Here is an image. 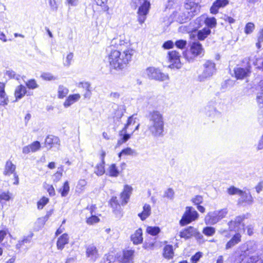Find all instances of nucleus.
Instances as JSON below:
<instances>
[{
	"label": "nucleus",
	"mask_w": 263,
	"mask_h": 263,
	"mask_svg": "<svg viewBox=\"0 0 263 263\" xmlns=\"http://www.w3.org/2000/svg\"><path fill=\"white\" fill-rule=\"evenodd\" d=\"M86 184L87 181L85 179H81L79 181L77 187L78 189L83 191Z\"/></svg>",
	"instance_id": "13d9d810"
},
{
	"label": "nucleus",
	"mask_w": 263,
	"mask_h": 263,
	"mask_svg": "<svg viewBox=\"0 0 263 263\" xmlns=\"http://www.w3.org/2000/svg\"><path fill=\"white\" fill-rule=\"evenodd\" d=\"M69 191V186L68 181L64 182L62 188L59 190V192L61 193L62 197L66 196Z\"/></svg>",
	"instance_id": "e433bc0d"
},
{
	"label": "nucleus",
	"mask_w": 263,
	"mask_h": 263,
	"mask_svg": "<svg viewBox=\"0 0 263 263\" xmlns=\"http://www.w3.org/2000/svg\"><path fill=\"white\" fill-rule=\"evenodd\" d=\"M235 77L237 79L242 80L249 76L251 73V66L245 67H236L234 69Z\"/></svg>",
	"instance_id": "2eb2a0df"
},
{
	"label": "nucleus",
	"mask_w": 263,
	"mask_h": 263,
	"mask_svg": "<svg viewBox=\"0 0 263 263\" xmlns=\"http://www.w3.org/2000/svg\"><path fill=\"white\" fill-rule=\"evenodd\" d=\"M81 98V96L79 93L70 95L66 99L64 103V106L67 108L72 104L78 101Z\"/></svg>",
	"instance_id": "5701e85b"
},
{
	"label": "nucleus",
	"mask_w": 263,
	"mask_h": 263,
	"mask_svg": "<svg viewBox=\"0 0 263 263\" xmlns=\"http://www.w3.org/2000/svg\"><path fill=\"white\" fill-rule=\"evenodd\" d=\"M196 230L194 228L189 227L180 232V236L186 239H189L196 233Z\"/></svg>",
	"instance_id": "a878e982"
},
{
	"label": "nucleus",
	"mask_w": 263,
	"mask_h": 263,
	"mask_svg": "<svg viewBox=\"0 0 263 263\" xmlns=\"http://www.w3.org/2000/svg\"><path fill=\"white\" fill-rule=\"evenodd\" d=\"M86 255L88 257L90 258L93 261L99 257L98 250L93 245L88 246L86 249Z\"/></svg>",
	"instance_id": "aec40b11"
},
{
	"label": "nucleus",
	"mask_w": 263,
	"mask_h": 263,
	"mask_svg": "<svg viewBox=\"0 0 263 263\" xmlns=\"http://www.w3.org/2000/svg\"><path fill=\"white\" fill-rule=\"evenodd\" d=\"M78 87H82V88L85 89L86 90L91 89L90 83L88 82H80L78 84Z\"/></svg>",
	"instance_id": "4d7b16f0"
},
{
	"label": "nucleus",
	"mask_w": 263,
	"mask_h": 263,
	"mask_svg": "<svg viewBox=\"0 0 263 263\" xmlns=\"http://www.w3.org/2000/svg\"><path fill=\"white\" fill-rule=\"evenodd\" d=\"M132 190L133 189L130 186L128 185H125L124 186V190L120 194V198L122 200V205H125L128 202Z\"/></svg>",
	"instance_id": "f3484780"
},
{
	"label": "nucleus",
	"mask_w": 263,
	"mask_h": 263,
	"mask_svg": "<svg viewBox=\"0 0 263 263\" xmlns=\"http://www.w3.org/2000/svg\"><path fill=\"white\" fill-rule=\"evenodd\" d=\"M130 239L134 245L141 243L143 241L142 230L139 228L130 236Z\"/></svg>",
	"instance_id": "4be33fe9"
},
{
	"label": "nucleus",
	"mask_w": 263,
	"mask_h": 263,
	"mask_svg": "<svg viewBox=\"0 0 263 263\" xmlns=\"http://www.w3.org/2000/svg\"><path fill=\"white\" fill-rule=\"evenodd\" d=\"M240 263H263V254L252 255L243 252L240 255Z\"/></svg>",
	"instance_id": "9b49d317"
},
{
	"label": "nucleus",
	"mask_w": 263,
	"mask_h": 263,
	"mask_svg": "<svg viewBox=\"0 0 263 263\" xmlns=\"http://www.w3.org/2000/svg\"><path fill=\"white\" fill-rule=\"evenodd\" d=\"M241 190L234 186H231L227 190V193L230 195H239Z\"/></svg>",
	"instance_id": "49530a36"
},
{
	"label": "nucleus",
	"mask_w": 263,
	"mask_h": 263,
	"mask_svg": "<svg viewBox=\"0 0 263 263\" xmlns=\"http://www.w3.org/2000/svg\"><path fill=\"white\" fill-rule=\"evenodd\" d=\"M109 176L117 177L119 175V171L115 164H111L108 170Z\"/></svg>",
	"instance_id": "72a5a7b5"
},
{
	"label": "nucleus",
	"mask_w": 263,
	"mask_h": 263,
	"mask_svg": "<svg viewBox=\"0 0 263 263\" xmlns=\"http://www.w3.org/2000/svg\"><path fill=\"white\" fill-rule=\"evenodd\" d=\"M228 213V209L223 208L209 212L204 218L206 225H214L225 218Z\"/></svg>",
	"instance_id": "423d86ee"
},
{
	"label": "nucleus",
	"mask_w": 263,
	"mask_h": 263,
	"mask_svg": "<svg viewBox=\"0 0 263 263\" xmlns=\"http://www.w3.org/2000/svg\"><path fill=\"white\" fill-rule=\"evenodd\" d=\"M186 41L183 40H179L175 42L176 47L180 49H183L186 45Z\"/></svg>",
	"instance_id": "6e6d98bb"
},
{
	"label": "nucleus",
	"mask_w": 263,
	"mask_h": 263,
	"mask_svg": "<svg viewBox=\"0 0 263 263\" xmlns=\"http://www.w3.org/2000/svg\"><path fill=\"white\" fill-rule=\"evenodd\" d=\"M45 189L47 190L48 192L49 195L50 196H53L55 194V190L53 186L52 185L47 184Z\"/></svg>",
	"instance_id": "bf43d9fd"
},
{
	"label": "nucleus",
	"mask_w": 263,
	"mask_h": 263,
	"mask_svg": "<svg viewBox=\"0 0 263 263\" xmlns=\"http://www.w3.org/2000/svg\"><path fill=\"white\" fill-rule=\"evenodd\" d=\"M136 123L135 118H134V116H130L127 121V123L124 125V127L119 131V136L120 139H118L117 142V145L120 146L123 143L127 142L131 137V136L136 131L139 129L140 124H138L134 130L130 133H127V129L130 128V127L135 125Z\"/></svg>",
	"instance_id": "39448f33"
},
{
	"label": "nucleus",
	"mask_w": 263,
	"mask_h": 263,
	"mask_svg": "<svg viewBox=\"0 0 263 263\" xmlns=\"http://www.w3.org/2000/svg\"><path fill=\"white\" fill-rule=\"evenodd\" d=\"M162 46L164 49H168L173 47L174 43L172 41H167L163 43Z\"/></svg>",
	"instance_id": "052dcab7"
},
{
	"label": "nucleus",
	"mask_w": 263,
	"mask_h": 263,
	"mask_svg": "<svg viewBox=\"0 0 263 263\" xmlns=\"http://www.w3.org/2000/svg\"><path fill=\"white\" fill-rule=\"evenodd\" d=\"M163 256L168 259L173 258L174 256V251L172 245H166L163 249Z\"/></svg>",
	"instance_id": "7c9ffc66"
},
{
	"label": "nucleus",
	"mask_w": 263,
	"mask_h": 263,
	"mask_svg": "<svg viewBox=\"0 0 263 263\" xmlns=\"http://www.w3.org/2000/svg\"><path fill=\"white\" fill-rule=\"evenodd\" d=\"M45 144L48 148H51L52 147H57L58 148L60 145V140L58 137L49 135L45 139Z\"/></svg>",
	"instance_id": "dca6fc26"
},
{
	"label": "nucleus",
	"mask_w": 263,
	"mask_h": 263,
	"mask_svg": "<svg viewBox=\"0 0 263 263\" xmlns=\"http://www.w3.org/2000/svg\"><path fill=\"white\" fill-rule=\"evenodd\" d=\"M185 11L178 14V12L173 13L176 18V21L180 24L186 22L191 17L198 14L200 11V6L198 5V1L197 2H188L184 4Z\"/></svg>",
	"instance_id": "7ed1b4c3"
},
{
	"label": "nucleus",
	"mask_w": 263,
	"mask_h": 263,
	"mask_svg": "<svg viewBox=\"0 0 263 263\" xmlns=\"http://www.w3.org/2000/svg\"><path fill=\"white\" fill-rule=\"evenodd\" d=\"M257 250V245L254 241H250L246 243V249L243 252H248L249 254H253Z\"/></svg>",
	"instance_id": "473e14b6"
},
{
	"label": "nucleus",
	"mask_w": 263,
	"mask_h": 263,
	"mask_svg": "<svg viewBox=\"0 0 263 263\" xmlns=\"http://www.w3.org/2000/svg\"><path fill=\"white\" fill-rule=\"evenodd\" d=\"M228 3V0H216L210 8L211 13L212 14L217 13L220 8L225 7Z\"/></svg>",
	"instance_id": "6ab92c4d"
},
{
	"label": "nucleus",
	"mask_w": 263,
	"mask_h": 263,
	"mask_svg": "<svg viewBox=\"0 0 263 263\" xmlns=\"http://www.w3.org/2000/svg\"><path fill=\"white\" fill-rule=\"evenodd\" d=\"M73 54L72 52L68 53L65 59L63 61V65L65 67H69L71 64V62L73 60Z\"/></svg>",
	"instance_id": "a19ab883"
},
{
	"label": "nucleus",
	"mask_w": 263,
	"mask_h": 263,
	"mask_svg": "<svg viewBox=\"0 0 263 263\" xmlns=\"http://www.w3.org/2000/svg\"><path fill=\"white\" fill-rule=\"evenodd\" d=\"M61 0H49L50 8L52 11H56Z\"/></svg>",
	"instance_id": "8fccbe9b"
},
{
	"label": "nucleus",
	"mask_w": 263,
	"mask_h": 263,
	"mask_svg": "<svg viewBox=\"0 0 263 263\" xmlns=\"http://www.w3.org/2000/svg\"><path fill=\"white\" fill-rule=\"evenodd\" d=\"M256 148L257 150H261L263 149V135L261 137V138L257 145Z\"/></svg>",
	"instance_id": "774afa93"
},
{
	"label": "nucleus",
	"mask_w": 263,
	"mask_h": 263,
	"mask_svg": "<svg viewBox=\"0 0 263 263\" xmlns=\"http://www.w3.org/2000/svg\"><path fill=\"white\" fill-rule=\"evenodd\" d=\"M69 237L67 234L64 233L58 239L57 246L59 250H62L65 245L68 243Z\"/></svg>",
	"instance_id": "393cba45"
},
{
	"label": "nucleus",
	"mask_w": 263,
	"mask_h": 263,
	"mask_svg": "<svg viewBox=\"0 0 263 263\" xmlns=\"http://www.w3.org/2000/svg\"><path fill=\"white\" fill-rule=\"evenodd\" d=\"M27 87L29 89H34L39 87L36 81L34 79H31L26 82Z\"/></svg>",
	"instance_id": "de8ad7c7"
},
{
	"label": "nucleus",
	"mask_w": 263,
	"mask_h": 263,
	"mask_svg": "<svg viewBox=\"0 0 263 263\" xmlns=\"http://www.w3.org/2000/svg\"><path fill=\"white\" fill-rule=\"evenodd\" d=\"M27 93V89L26 88L22 85H20L18 86L15 90V102L17 101L18 100H20L22 99Z\"/></svg>",
	"instance_id": "bb28decb"
},
{
	"label": "nucleus",
	"mask_w": 263,
	"mask_h": 263,
	"mask_svg": "<svg viewBox=\"0 0 263 263\" xmlns=\"http://www.w3.org/2000/svg\"><path fill=\"white\" fill-rule=\"evenodd\" d=\"M41 78L47 81L55 80L58 79L57 77L53 76L51 73L48 72H44L41 74Z\"/></svg>",
	"instance_id": "09e8293b"
},
{
	"label": "nucleus",
	"mask_w": 263,
	"mask_h": 263,
	"mask_svg": "<svg viewBox=\"0 0 263 263\" xmlns=\"http://www.w3.org/2000/svg\"><path fill=\"white\" fill-rule=\"evenodd\" d=\"M151 214V206L145 203L143 206V211L138 214V216L142 220H145Z\"/></svg>",
	"instance_id": "cd10ccee"
},
{
	"label": "nucleus",
	"mask_w": 263,
	"mask_h": 263,
	"mask_svg": "<svg viewBox=\"0 0 263 263\" xmlns=\"http://www.w3.org/2000/svg\"><path fill=\"white\" fill-rule=\"evenodd\" d=\"M202 253L200 252H197L194 255H193L191 258V260L192 263H197L200 259V258L202 257Z\"/></svg>",
	"instance_id": "5fc2aeb1"
},
{
	"label": "nucleus",
	"mask_w": 263,
	"mask_h": 263,
	"mask_svg": "<svg viewBox=\"0 0 263 263\" xmlns=\"http://www.w3.org/2000/svg\"><path fill=\"white\" fill-rule=\"evenodd\" d=\"M215 229L212 227H206L202 230V233L208 236H213L215 233Z\"/></svg>",
	"instance_id": "58836bf2"
},
{
	"label": "nucleus",
	"mask_w": 263,
	"mask_h": 263,
	"mask_svg": "<svg viewBox=\"0 0 263 263\" xmlns=\"http://www.w3.org/2000/svg\"><path fill=\"white\" fill-rule=\"evenodd\" d=\"M131 5L135 8L139 7L138 21L140 24L144 23L151 7L149 0H131Z\"/></svg>",
	"instance_id": "20e7f679"
},
{
	"label": "nucleus",
	"mask_w": 263,
	"mask_h": 263,
	"mask_svg": "<svg viewBox=\"0 0 263 263\" xmlns=\"http://www.w3.org/2000/svg\"><path fill=\"white\" fill-rule=\"evenodd\" d=\"M204 23L205 24L206 26H208L207 28H214L216 26L217 23H216V20L215 17H205L204 18Z\"/></svg>",
	"instance_id": "c9c22d12"
},
{
	"label": "nucleus",
	"mask_w": 263,
	"mask_h": 263,
	"mask_svg": "<svg viewBox=\"0 0 263 263\" xmlns=\"http://www.w3.org/2000/svg\"><path fill=\"white\" fill-rule=\"evenodd\" d=\"M110 204L116 214L120 213L121 206L118 202L117 197H112L110 200Z\"/></svg>",
	"instance_id": "c756f323"
},
{
	"label": "nucleus",
	"mask_w": 263,
	"mask_h": 263,
	"mask_svg": "<svg viewBox=\"0 0 263 263\" xmlns=\"http://www.w3.org/2000/svg\"><path fill=\"white\" fill-rule=\"evenodd\" d=\"M198 217V214L197 211L193 210L192 207L187 206L185 212L179 221L180 224L181 226H184L195 220Z\"/></svg>",
	"instance_id": "1a4fd4ad"
},
{
	"label": "nucleus",
	"mask_w": 263,
	"mask_h": 263,
	"mask_svg": "<svg viewBox=\"0 0 263 263\" xmlns=\"http://www.w3.org/2000/svg\"><path fill=\"white\" fill-rule=\"evenodd\" d=\"M10 198V197L8 193H3L0 194V201L2 200L8 201Z\"/></svg>",
	"instance_id": "338daca9"
},
{
	"label": "nucleus",
	"mask_w": 263,
	"mask_h": 263,
	"mask_svg": "<svg viewBox=\"0 0 263 263\" xmlns=\"http://www.w3.org/2000/svg\"><path fill=\"white\" fill-rule=\"evenodd\" d=\"M110 53L108 61L110 66L116 70H122L126 68L131 61L135 50L126 46L124 42L117 39H114L109 47Z\"/></svg>",
	"instance_id": "f257e3e1"
},
{
	"label": "nucleus",
	"mask_w": 263,
	"mask_h": 263,
	"mask_svg": "<svg viewBox=\"0 0 263 263\" xmlns=\"http://www.w3.org/2000/svg\"><path fill=\"white\" fill-rule=\"evenodd\" d=\"M146 232L153 236H155L160 232V229L158 227H148Z\"/></svg>",
	"instance_id": "ea45409f"
},
{
	"label": "nucleus",
	"mask_w": 263,
	"mask_h": 263,
	"mask_svg": "<svg viewBox=\"0 0 263 263\" xmlns=\"http://www.w3.org/2000/svg\"><path fill=\"white\" fill-rule=\"evenodd\" d=\"M69 90L67 88L62 85H60L58 87V96L60 99H63L68 93Z\"/></svg>",
	"instance_id": "f704fd0d"
},
{
	"label": "nucleus",
	"mask_w": 263,
	"mask_h": 263,
	"mask_svg": "<svg viewBox=\"0 0 263 263\" xmlns=\"http://www.w3.org/2000/svg\"><path fill=\"white\" fill-rule=\"evenodd\" d=\"M134 251L133 250H127L124 251L123 256L120 259L121 263H130L133 261Z\"/></svg>",
	"instance_id": "b1692460"
},
{
	"label": "nucleus",
	"mask_w": 263,
	"mask_h": 263,
	"mask_svg": "<svg viewBox=\"0 0 263 263\" xmlns=\"http://www.w3.org/2000/svg\"><path fill=\"white\" fill-rule=\"evenodd\" d=\"M146 73L149 79L160 81H163L168 79V76L162 73L160 70L154 67H148L146 69Z\"/></svg>",
	"instance_id": "9d476101"
},
{
	"label": "nucleus",
	"mask_w": 263,
	"mask_h": 263,
	"mask_svg": "<svg viewBox=\"0 0 263 263\" xmlns=\"http://www.w3.org/2000/svg\"><path fill=\"white\" fill-rule=\"evenodd\" d=\"M104 164L105 163L101 162L99 164H98L96 167L95 173L98 176H102L105 173V168H104Z\"/></svg>",
	"instance_id": "4c0bfd02"
},
{
	"label": "nucleus",
	"mask_w": 263,
	"mask_h": 263,
	"mask_svg": "<svg viewBox=\"0 0 263 263\" xmlns=\"http://www.w3.org/2000/svg\"><path fill=\"white\" fill-rule=\"evenodd\" d=\"M205 113L211 119H215L220 115V111L216 109V103L214 101L209 102L205 107Z\"/></svg>",
	"instance_id": "4468645a"
},
{
	"label": "nucleus",
	"mask_w": 263,
	"mask_h": 263,
	"mask_svg": "<svg viewBox=\"0 0 263 263\" xmlns=\"http://www.w3.org/2000/svg\"><path fill=\"white\" fill-rule=\"evenodd\" d=\"M30 146L31 147V152H35L40 148L41 144L39 141H36L30 144Z\"/></svg>",
	"instance_id": "864d4df0"
},
{
	"label": "nucleus",
	"mask_w": 263,
	"mask_h": 263,
	"mask_svg": "<svg viewBox=\"0 0 263 263\" xmlns=\"http://www.w3.org/2000/svg\"><path fill=\"white\" fill-rule=\"evenodd\" d=\"M247 230V234L249 236H252L254 234V226L253 224H249L246 228Z\"/></svg>",
	"instance_id": "e2e57ef3"
},
{
	"label": "nucleus",
	"mask_w": 263,
	"mask_h": 263,
	"mask_svg": "<svg viewBox=\"0 0 263 263\" xmlns=\"http://www.w3.org/2000/svg\"><path fill=\"white\" fill-rule=\"evenodd\" d=\"M211 32L210 28L205 27L197 32V38L199 40H204Z\"/></svg>",
	"instance_id": "2f4dec72"
},
{
	"label": "nucleus",
	"mask_w": 263,
	"mask_h": 263,
	"mask_svg": "<svg viewBox=\"0 0 263 263\" xmlns=\"http://www.w3.org/2000/svg\"><path fill=\"white\" fill-rule=\"evenodd\" d=\"M161 100L157 97L148 99L147 104L149 107L154 109L148 111L146 118L148 121L147 128L150 133L154 137L163 136L164 128L163 112L157 110L161 106Z\"/></svg>",
	"instance_id": "f03ea898"
},
{
	"label": "nucleus",
	"mask_w": 263,
	"mask_h": 263,
	"mask_svg": "<svg viewBox=\"0 0 263 263\" xmlns=\"http://www.w3.org/2000/svg\"><path fill=\"white\" fill-rule=\"evenodd\" d=\"M239 195L240 196L239 200L242 202H245L250 205L253 203V199L249 191L241 190Z\"/></svg>",
	"instance_id": "412c9836"
},
{
	"label": "nucleus",
	"mask_w": 263,
	"mask_h": 263,
	"mask_svg": "<svg viewBox=\"0 0 263 263\" xmlns=\"http://www.w3.org/2000/svg\"><path fill=\"white\" fill-rule=\"evenodd\" d=\"M203 198L201 196H196L195 198L192 199V201L195 204L199 205L202 202Z\"/></svg>",
	"instance_id": "0e129e2a"
},
{
	"label": "nucleus",
	"mask_w": 263,
	"mask_h": 263,
	"mask_svg": "<svg viewBox=\"0 0 263 263\" xmlns=\"http://www.w3.org/2000/svg\"><path fill=\"white\" fill-rule=\"evenodd\" d=\"M15 168V165L11 161H7L6 163L4 174L6 176H10L12 174H14Z\"/></svg>",
	"instance_id": "c85d7f7f"
},
{
	"label": "nucleus",
	"mask_w": 263,
	"mask_h": 263,
	"mask_svg": "<svg viewBox=\"0 0 263 263\" xmlns=\"http://www.w3.org/2000/svg\"><path fill=\"white\" fill-rule=\"evenodd\" d=\"M175 192L172 188H168L164 193L163 197L173 200L174 198Z\"/></svg>",
	"instance_id": "79ce46f5"
},
{
	"label": "nucleus",
	"mask_w": 263,
	"mask_h": 263,
	"mask_svg": "<svg viewBox=\"0 0 263 263\" xmlns=\"http://www.w3.org/2000/svg\"><path fill=\"white\" fill-rule=\"evenodd\" d=\"M8 102L9 99L6 92L0 93V105L6 106Z\"/></svg>",
	"instance_id": "c03bdc74"
},
{
	"label": "nucleus",
	"mask_w": 263,
	"mask_h": 263,
	"mask_svg": "<svg viewBox=\"0 0 263 263\" xmlns=\"http://www.w3.org/2000/svg\"><path fill=\"white\" fill-rule=\"evenodd\" d=\"M32 236V233L28 236H24L22 239L23 242H24L25 244L30 243L31 241Z\"/></svg>",
	"instance_id": "69168bd1"
},
{
	"label": "nucleus",
	"mask_w": 263,
	"mask_h": 263,
	"mask_svg": "<svg viewBox=\"0 0 263 263\" xmlns=\"http://www.w3.org/2000/svg\"><path fill=\"white\" fill-rule=\"evenodd\" d=\"M154 244H155V242H147V241H145V242L143 245V247L145 249L152 250L154 248Z\"/></svg>",
	"instance_id": "680f3d73"
},
{
	"label": "nucleus",
	"mask_w": 263,
	"mask_h": 263,
	"mask_svg": "<svg viewBox=\"0 0 263 263\" xmlns=\"http://www.w3.org/2000/svg\"><path fill=\"white\" fill-rule=\"evenodd\" d=\"M169 62L172 64L169 66L171 68H176L179 69L181 67L180 61V54L175 50L169 51L167 54Z\"/></svg>",
	"instance_id": "ddd939ff"
},
{
	"label": "nucleus",
	"mask_w": 263,
	"mask_h": 263,
	"mask_svg": "<svg viewBox=\"0 0 263 263\" xmlns=\"http://www.w3.org/2000/svg\"><path fill=\"white\" fill-rule=\"evenodd\" d=\"M241 241V235L240 232H236L231 239L227 243L226 249L228 250L239 243Z\"/></svg>",
	"instance_id": "a211bd4d"
},
{
	"label": "nucleus",
	"mask_w": 263,
	"mask_h": 263,
	"mask_svg": "<svg viewBox=\"0 0 263 263\" xmlns=\"http://www.w3.org/2000/svg\"><path fill=\"white\" fill-rule=\"evenodd\" d=\"M246 218V216L245 215H239L236 216L234 219L229 221L228 226L229 231L240 233L241 231L245 232V224L243 221Z\"/></svg>",
	"instance_id": "0eeeda50"
},
{
	"label": "nucleus",
	"mask_w": 263,
	"mask_h": 263,
	"mask_svg": "<svg viewBox=\"0 0 263 263\" xmlns=\"http://www.w3.org/2000/svg\"><path fill=\"white\" fill-rule=\"evenodd\" d=\"M91 216L88 218L86 220V222L88 224H93L97 223L99 221V218L95 215H92V208H91Z\"/></svg>",
	"instance_id": "a18cd8bd"
},
{
	"label": "nucleus",
	"mask_w": 263,
	"mask_h": 263,
	"mask_svg": "<svg viewBox=\"0 0 263 263\" xmlns=\"http://www.w3.org/2000/svg\"><path fill=\"white\" fill-rule=\"evenodd\" d=\"M255 28V26L253 23L249 22L247 23L245 28V32L246 34H250L253 32Z\"/></svg>",
	"instance_id": "603ef678"
},
{
	"label": "nucleus",
	"mask_w": 263,
	"mask_h": 263,
	"mask_svg": "<svg viewBox=\"0 0 263 263\" xmlns=\"http://www.w3.org/2000/svg\"><path fill=\"white\" fill-rule=\"evenodd\" d=\"M135 153V150L132 149L130 147H127L122 150V151L118 154L119 158H121L122 155H133Z\"/></svg>",
	"instance_id": "37998d69"
},
{
	"label": "nucleus",
	"mask_w": 263,
	"mask_h": 263,
	"mask_svg": "<svg viewBox=\"0 0 263 263\" xmlns=\"http://www.w3.org/2000/svg\"><path fill=\"white\" fill-rule=\"evenodd\" d=\"M203 66V71L202 74L198 76V80L200 82L211 77L216 72L215 64L211 61H206Z\"/></svg>",
	"instance_id": "6e6552de"
},
{
	"label": "nucleus",
	"mask_w": 263,
	"mask_h": 263,
	"mask_svg": "<svg viewBox=\"0 0 263 263\" xmlns=\"http://www.w3.org/2000/svg\"><path fill=\"white\" fill-rule=\"evenodd\" d=\"M190 52L192 57H189L187 54L185 55V58L189 61H191L192 59L197 56L203 55L204 49L202 48L201 44L199 42H193L190 47Z\"/></svg>",
	"instance_id": "f8f14e48"
},
{
	"label": "nucleus",
	"mask_w": 263,
	"mask_h": 263,
	"mask_svg": "<svg viewBox=\"0 0 263 263\" xmlns=\"http://www.w3.org/2000/svg\"><path fill=\"white\" fill-rule=\"evenodd\" d=\"M49 202V199L45 197H43L38 202H37V208L39 210L42 209L44 206L48 203Z\"/></svg>",
	"instance_id": "3c124183"
}]
</instances>
